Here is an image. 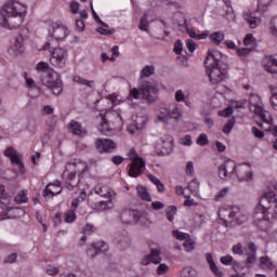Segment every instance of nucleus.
<instances>
[{
    "label": "nucleus",
    "mask_w": 277,
    "mask_h": 277,
    "mask_svg": "<svg viewBox=\"0 0 277 277\" xmlns=\"http://www.w3.org/2000/svg\"><path fill=\"white\" fill-rule=\"evenodd\" d=\"M138 29L148 34V13H144L138 23Z\"/></svg>",
    "instance_id": "4c0bfd02"
},
{
    "label": "nucleus",
    "mask_w": 277,
    "mask_h": 277,
    "mask_svg": "<svg viewBox=\"0 0 277 277\" xmlns=\"http://www.w3.org/2000/svg\"><path fill=\"white\" fill-rule=\"evenodd\" d=\"M107 250V243L103 241H98L96 243L91 245V247L87 250L88 256L90 259H94L97 254H101Z\"/></svg>",
    "instance_id": "5701e85b"
},
{
    "label": "nucleus",
    "mask_w": 277,
    "mask_h": 277,
    "mask_svg": "<svg viewBox=\"0 0 277 277\" xmlns=\"http://www.w3.org/2000/svg\"><path fill=\"white\" fill-rule=\"evenodd\" d=\"M27 6L16 0H9L0 11V27L18 29L25 21Z\"/></svg>",
    "instance_id": "f257e3e1"
},
{
    "label": "nucleus",
    "mask_w": 277,
    "mask_h": 277,
    "mask_svg": "<svg viewBox=\"0 0 277 277\" xmlns=\"http://www.w3.org/2000/svg\"><path fill=\"white\" fill-rule=\"evenodd\" d=\"M220 262L223 265H230V263H233V258L230 255H225L220 259Z\"/></svg>",
    "instance_id": "774afa93"
},
{
    "label": "nucleus",
    "mask_w": 277,
    "mask_h": 277,
    "mask_svg": "<svg viewBox=\"0 0 277 277\" xmlns=\"http://www.w3.org/2000/svg\"><path fill=\"white\" fill-rule=\"evenodd\" d=\"M4 157H8L9 159H11L12 163L18 166L21 172L25 170V164L23 163V161H21V158L18 157V151H16L14 147H8L4 150Z\"/></svg>",
    "instance_id": "4be33fe9"
},
{
    "label": "nucleus",
    "mask_w": 277,
    "mask_h": 277,
    "mask_svg": "<svg viewBox=\"0 0 277 277\" xmlns=\"http://www.w3.org/2000/svg\"><path fill=\"white\" fill-rule=\"evenodd\" d=\"M128 133H130L131 135H135V133H137V131H140V129H142L141 127H137L136 123H132L130 126H128Z\"/></svg>",
    "instance_id": "052dcab7"
},
{
    "label": "nucleus",
    "mask_w": 277,
    "mask_h": 277,
    "mask_svg": "<svg viewBox=\"0 0 277 277\" xmlns=\"http://www.w3.org/2000/svg\"><path fill=\"white\" fill-rule=\"evenodd\" d=\"M217 215L223 224H226V220H230L232 226H241L248 220L237 206L232 207V209L221 208L217 211Z\"/></svg>",
    "instance_id": "20e7f679"
},
{
    "label": "nucleus",
    "mask_w": 277,
    "mask_h": 277,
    "mask_svg": "<svg viewBox=\"0 0 277 277\" xmlns=\"http://www.w3.org/2000/svg\"><path fill=\"white\" fill-rule=\"evenodd\" d=\"M66 26L62 24L54 23L52 24L51 28L49 29V34L54 40H64L67 36Z\"/></svg>",
    "instance_id": "aec40b11"
},
{
    "label": "nucleus",
    "mask_w": 277,
    "mask_h": 277,
    "mask_svg": "<svg viewBox=\"0 0 277 277\" xmlns=\"http://www.w3.org/2000/svg\"><path fill=\"white\" fill-rule=\"evenodd\" d=\"M173 236L175 237V239H179L180 241H184V239H189L190 237L189 234L180 230H173Z\"/></svg>",
    "instance_id": "de8ad7c7"
},
{
    "label": "nucleus",
    "mask_w": 277,
    "mask_h": 277,
    "mask_svg": "<svg viewBox=\"0 0 277 277\" xmlns=\"http://www.w3.org/2000/svg\"><path fill=\"white\" fill-rule=\"evenodd\" d=\"M120 220L122 224L132 225L140 221V215H137V211L135 210H122Z\"/></svg>",
    "instance_id": "412c9836"
},
{
    "label": "nucleus",
    "mask_w": 277,
    "mask_h": 277,
    "mask_svg": "<svg viewBox=\"0 0 277 277\" xmlns=\"http://www.w3.org/2000/svg\"><path fill=\"white\" fill-rule=\"evenodd\" d=\"M88 172V164L79 162V164H71L63 172L62 179L65 182L67 189H75L81 181V174Z\"/></svg>",
    "instance_id": "f03ea898"
},
{
    "label": "nucleus",
    "mask_w": 277,
    "mask_h": 277,
    "mask_svg": "<svg viewBox=\"0 0 277 277\" xmlns=\"http://www.w3.org/2000/svg\"><path fill=\"white\" fill-rule=\"evenodd\" d=\"M206 261L214 276L224 277V273L217 268V265H215V261H213V255L211 253H206Z\"/></svg>",
    "instance_id": "c756f323"
},
{
    "label": "nucleus",
    "mask_w": 277,
    "mask_h": 277,
    "mask_svg": "<svg viewBox=\"0 0 277 277\" xmlns=\"http://www.w3.org/2000/svg\"><path fill=\"white\" fill-rule=\"evenodd\" d=\"M269 31H271L272 36L277 37V18H274L271 22Z\"/></svg>",
    "instance_id": "4d7b16f0"
},
{
    "label": "nucleus",
    "mask_w": 277,
    "mask_h": 277,
    "mask_svg": "<svg viewBox=\"0 0 277 277\" xmlns=\"http://www.w3.org/2000/svg\"><path fill=\"white\" fill-rule=\"evenodd\" d=\"M187 97L185 96V93H183V90H177L175 92V101H177V103H181L183 101H185Z\"/></svg>",
    "instance_id": "e2e57ef3"
},
{
    "label": "nucleus",
    "mask_w": 277,
    "mask_h": 277,
    "mask_svg": "<svg viewBox=\"0 0 277 277\" xmlns=\"http://www.w3.org/2000/svg\"><path fill=\"white\" fill-rule=\"evenodd\" d=\"M262 66L266 72L277 75V57L274 55H266L262 60Z\"/></svg>",
    "instance_id": "6ab92c4d"
},
{
    "label": "nucleus",
    "mask_w": 277,
    "mask_h": 277,
    "mask_svg": "<svg viewBox=\"0 0 277 277\" xmlns=\"http://www.w3.org/2000/svg\"><path fill=\"white\" fill-rule=\"evenodd\" d=\"M80 8H81V4H79V2H77L75 0L69 2V10H70L71 14H79Z\"/></svg>",
    "instance_id": "09e8293b"
},
{
    "label": "nucleus",
    "mask_w": 277,
    "mask_h": 277,
    "mask_svg": "<svg viewBox=\"0 0 277 277\" xmlns=\"http://www.w3.org/2000/svg\"><path fill=\"white\" fill-rule=\"evenodd\" d=\"M181 276L182 277H196V276H198V273L193 267H184L181 271Z\"/></svg>",
    "instance_id": "a19ab883"
},
{
    "label": "nucleus",
    "mask_w": 277,
    "mask_h": 277,
    "mask_svg": "<svg viewBox=\"0 0 277 277\" xmlns=\"http://www.w3.org/2000/svg\"><path fill=\"white\" fill-rule=\"evenodd\" d=\"M234 177L240 182L252 181V171H250V166L238 164V167H236V173H234Z\"/></svg>",
    "instance_id": "f3484780"
},
{
    "label": "nucleus",
    "mask_w": 277,
    "mask_h": 277,
    "mask_svg": "<svg viewBox=\"0 0 277 277\" xmlns=\"http://www.w3.org/2000/svg\"><path fill=\"white\" fill-rule=\"evenodd\" d=\"M129 159L132 161L129 169V176L132 179H137L142 174V170L146 168V161L144 158L140 157L137 153L131 148L129 150Z\"/></svg>",
    "instance_id": "1a4fd4ad"
},
{
    "label": "nucleus",
    "mask_w": 277,
    "mask_h": 277,
    "mask_svg": "<svg viewBox=\"0 0 277 277\" xmlns=\"http://www.w3.org/2000/svg\"><path fill=\"white\" fill-rule=\"evenodd\" d=\"M136 194L138 198H142V200H146V202H150L153 200L150 198V194H148V189L144 186H136Z\"/></svg>",
    "instance_id": "72a5a7b5"
},
{
    "label": "nucleus",
    "mask_w": 277,
    "mask_h": 277,
    "mask_svg": "<svg viewBox=\"0 0 277 277\" xmlns=\"http://www.w3.org/2000/svg\"><path fill=\"white\" fill-rule=\"evenodd\" d=\"M160 252L157 249H151L150 254L146 255L141 264L142 265H149V263H154L155 265H158V263H161V258L159 256Z\"/></svg>",
    "instance_id": "393cba45"
},
{
    "label": "nucleus",
    "mask_w": 277,
    "mask_h": 277,
    "mask_svg": "<svg viewBox=\"0 0 277 277\" xmlns=\"http://www.w3.org/2000/svg\"><path fill=\"white\" fill-rule=\"evenodd\" d=\"M95 148L98 153H111L116 148V143L111 138H97Z\"/></svg>",
    "instance_id": "a211bd4d"
},
{
    "label": "nucleus",
    "mask_w": 277,
    "mask_h": 277,
    "mask_svg": "<svg viewBox=\"0 0 277 277\" xmlns=\"http://www.w3.org/2000/svg\"><path fill=\"white\" fill-rule=\"evenodd\" d=\"M9 51L12 53V55H21L23 53V36H17L14 38Z\"/></svg>",
    "instance_id": "cd10ccee"
},
{
    "label": "nucleus",
    "mask_w": 277,
    "mask_h": 277,
    "mask_svg": "<svg viewBox=\"0 0 277 277\" xmlns=\"http://www.w3.org/2000/svg\"><path fill=\"white\" fill-rule=\"evenodd\" d=\"M174 148V143L169 135L159 137L156 141L155 150L159 157H166V155H171Z\"/></svg>",
    "instance_id": "9b49d317"
},
{
    "label": "nucleus",
    "mask_w": 277,
    "mask_h": 277,
    "mask_svg": "<svg viewBox=\"0 0 277 277\" xmlns=\"http://www.w3.org/2000/svg\"><path fill=\"white\" fill-rule=\"evenodd\" d=\"M258 126L262 129V131H272L274 137H277V126L276 127H272V122H274V119H272L269 121V123H265V121H256Z\"/></svg>",
    "instance_id": "f704fd0d"
},
{
    "label": "nucleus",
    "mask_w": 277,
    "mask_h": 277,
    "mask_svg": "<svg viewBox=\"0 0 277 277\" xmlns=\"http://www.w3.org/2000/svg\"><path fill=\"white\" fill-rule=\"evenodd\" d=\"M243 42L248 49H251V51H254V49H256V39H254V36L252 34H248L245 37Z\"/></svg>",
    "instance_id": "c9c22d12"
},
{
    "label": "nucleus",
    "mask_w": 277,
    "mask_h": 277,
    "mask_svg": "<svg viewBox=\"0 0 277 277\" xmlns=\"http://www.w3.org/2000/svg\"><path fill=\"white\" fill-rule=\"evenodd\" d=\"M75 210H69L66 214H65V222H67L68 224H70V222H75Z\"/></svg>",
    "instance_id": "5fc2aeb1"
},
{
    "label": "nucleus",
    "mask_w": 277,
    "mask_h": 277,
    "mask_svg": "<svg viewBox=\"0 0 277 277\" xmlns=\"http://www.w3.org/2000/svg\"><path fill=\"white\" fill-rule=\"evenodd\" d=\"M251 132H252V134L254 135V137H259V140H261L262 137H264V133H263V131H261V130H259V128H256V127H253L252 129H251Z\"/></svg>",
    "instance_id": "338daca9"
},
{
    "label": "nucleus",
    "mask_w": 277,
    "mask_h": 277,
    "mask_svg": "<svg viewBox=\"0 0 277 277\" xmlns=\"http://www.w3.org/2000/svg\"><path fill=\"white\" fill-rule=\"evenodd\" d=\"M37 70H41V72H44V70H53L52 68H49V63L45 62H39L37 64Z\"/></svg>",
    "instance_id": "bf43d9fd"
},
{
    "label": "nucleus",
    "mask_w": 277,
    "mask_h": 277,
    "mask_svg": "<svg viewBox=\"0 0 277 277\" xmlns=\"http://www.w3.org/2000/svg\"><path fill=\"white\" fill-rule=\"evenodd\" d=\"M147 122H148V114L146 113V110H143L142 115H136L133 121V123L140 127L141 129H144Z\"/></svg>",
    "instance_id": "2f4dec72"
},
{
    "label": "nucleus",
    "mask_w": 277,
    "mask_h": 277,
    "mask_svg": "<svg viewBox=\"0 0 277 277\" xmlns=\"http://www.w3.org/2000/svg\"><path fill=\"white\" fill-rule=\"evenodd\" d=\"M180 144H182V146H192V135L186 134L184 137L180 138Z\"/></svg>",
    "instance_id": "864d4df0"
},
{
    "label": "nucleus",
    "mask_w": 277,
    "mask_h": 277,
    "mask_svg": "<svg viewBox=\"0 0 277 277\" xmlns=\"http://www.w3.org/2000/svg\"><path fill=\"white\" fill-rule=\"evenodd\" d=\"M248 103L250 111L254 114L256 118H260L261 122H264V124L272 122V115L263 108V102L258 94L251 93Z\"/></svg>",
    "instance_id": "423d86ee"
},
{
    "label": "nucleus",
    "mask_w": 277,
    "mask_h": 277,
    "mask_svg": "<svg viewBox=\"0 0 277 277\" xmlns=\"http://www.w3.org/2000/svg\"><path fill=\"white\" fill-rule=\"evenodd\" d=\"M186 48L188 49V51L190 53H194L196 51V42H194V40H192V39H188L186 41Z\"/></svg>",
    "instance_id": "69168bd1"
},
{
    "label": "nucleus",
    "mask_w": 277,
    "mask_h": 277,
    "mask_svg": "<svg viewBox=\"0 0 277 277\" xmlns=\"http://www.w3.org/2000/svg\"><path fill=\"white\" fill-rule=\"evenodd\" d=\"M227 70L228 65L226 64L206 65V75H208L213 85H217V83H222L226 79Z\"/></svg>",
    "instance_id": "6e6552de"
},
{
    "label": "nucleus",
    "mask_w": 277,
    "mask_h": 277,
    "mask_svg": "<svg viewBox=\"0 0 277 277\" xmlns=\"http://www.w3.org/2000/svg\"><path fill=\"white\" fill-rule=\"evenodd\" d=\"M232 252L241 256V254H243V246L241 245V242L235 245L232 249Z\"/></svg>",
    "instance_id": "603ef678"
},
{
    "label": "nucleus",
    "mask_w": 277,
    "mask_h": 277,
    "mask_svg": "<svg viewBox=\"0 0 277 277\" xmlns=\"http://www.w3.org/2000/svg\"><path fill=\"white\" fill-rule=\"evenodd\" d=\"M0 198H2L3 200H12V196L8 195V193H5V187L3 185H0Z\"/></svg>",
    "instance_id": "6e6d98bb"
},
{
    "label": "nucleus",
    "mask_w": 277,
    "mask_h": 277,
    "mask_svg": "<svg viewBox=\"0 0 277 277\" xmlns=\"http://www.w3.org/2000/svg\"><path fill=\"white\" fill-rule=\"evenodd\" d=\"M57 194H62V186L60 185V182L47 185L43 190L44 198H53V196H57Z\"/></svg>",
    "instance_id": "b1692460"
},
{
    "label": "nucleus",
    "mask_w": 277,
    "mask_h": 277,
    "mask_svg": "<svg viewBox=\"0 0 277 277\" xmlns=\"http://www.w3.org/2000/svg\"><path fill=\"white\" fill-rule=\"evenodd\" d=\"M158 92L159 90H157V85L146 81L138 89H132L130 91V96L136 100L142 98L143 101H147V103H155V101H157Z\"/></svg>",
    "instance_id": "39448f33"
},
{
    "label": "nucleus",
    "mask_w": 277,
    "mask_h": 277,
    "mask_svg": "<svg viewBox=\"0 0 277 277\" xmlns=\"http://www.w3.org/2000/svg\"><path fill=\"white\" fill-rule=\"evenodd\" d=\"M155 72V66L147 65L141 71V77H151Z\"/></svg>",
    "instance_id": "c03bdc74"
},
{
    "label": "nucleus",
    "mask_w": 277,
    "mask_h": 277,
    "mask_svg": "<svg viewBox=\"0 0 277 277\" xmlns=\"http://www.w3.org/2000/svg\"><path fill=\"white\" fill-rule=\"evenodd\" d=\"M251 51H252V50H251L250 48L237 49V54H238L240 57H246V55H250Z\"/></svg>",
    "instance_id": "680f3d73"
},
{
    "label": "nucleus",
    "mask_w": 277,
    "mask_h": 277,
    "mask_svg": "<svg viewBox=\"0 0 277 277\" xmlns=\"http://www.w3.org/2000/svg\"><path fill=\"white\" fill-rule=\"evenodd\" d=\"M41 83L45 85L48 90H51L52 94L55 96H60L64 90L60 74L53 69H47L41 72Z\"/></svg>",
    "instance_id": "7ed1b4c3"
},
{
    "label": "nucleus",
    "mask_w": 277,
    "mask_h": 277,
    "mask_svg": "<svg viewBox=\"0 0 277 277\" xmlns=\"http://www.w3.org/2000/svg\"><path fill=\"white\" fill-rule=\"evenodd\" d=\"M212 42H214V44H222V42H224V32L222 31H216V32H213L211 36H210Z\"/></svg>",
    "instance_id": "58836bf2"
},
{
    "label": "nucleus",
    "mask_w": 277,
    "mask_h": 277,
    "mask_svg": "<svg viewBox=\"0 0 277 277\" xmlns=\"http://www.w3.org/2000/svg\"><path fill=\"white\" fill-rule=\"evenodd\" d=\"M74 81L76 83H79L80 85H87V88H92V83H94V81H89V80H85L79 76H75L74 77Z\"/></svg>",
    "instance_id": "a18cd8bd"
},
{
    "label": "nucleus",
    "mask_w": 277,
    "mask_h": 277,
    "mask_svg": "<svg viewBox=\"0 0 277 277\" xmlns=\"http://www.w3.org/2000/svg\"><path fill=\"white\" fill-rule=\"evenodd\" d=\"M94 194L102 198L96 203V209L98 211H107L114 207V190L107 185H97L94 187Z\"/></svg>",
    "instance_id": "0eeeda50"
},
{
    "label": "nucleus",
    "mask_w": 277,
    "mask_h": 277,
    "mask_svg": "<svg viewBox=\"0 0 277 277\" xmlns=\"http://www.w3.org/2000/svg\"><path fill=\"white\" fill-rule=\"evenodd\" d=\"M69 131L74 133V135H78L79 137H83V135H88V130L83 128V126L75 120H71L69 123Z\"/></svg>",
    "instance_id": "a878e982"
},
{
    "label": "nucleus",
    "mask_w": 277,
    "mask_h": 277,
    "mask_svg": "<svg viewBox=\"0 0 277 277\" xmlns=\"http://www.w3.org/2000/svg\"><path fill=\"white\" fill-rule=\"evenodd\" d=\"M234 127H235V118L230 119L227 123H225V126L223 127V133H225V135H228V133L233 131Z\"/></svg>",
    "instance_id": "49530a36"
},
{
    "label": "nucleus",
    "mask_w": 277,
    "mask_h": 277,
    "mask_svg": "<svg viewBox=\"0 0 277 277\" xmlns=\"http://www.w3.org/2000/svg\"><path fill=\"white\" fill-rule=\"evenodd\" d=\"M224 54L217 50H210L205 61L206 66H217L224 64Z\"/></svg>",
    "instance_id": "dca6fc26"
},
{
    "label": "nucleus",
    "mask_w": 277,
    "mask_h": 277,
    "mask_svg": "<svg viewBox=\"0 0 277 277\" xmlns=\"http://www.w3.org/2000/svg\"><path fill=\"white\" fill-rule=\"evenodd\" d=\"M174 215H176V207L170 206L166 209V217L169 222H174Z\"/></svg>",
    "instance_id": "ea45409f"
},
{
    "label": "nucleus",
    "mask_w": 277,
    "mask_h": 277,
    "mask_svg": "<svg viewBox=\"0 0 277 277\" xmlns=\"http://www.w3.org/2000/svg\"><path fill=\"white\" fill-rule=\"evenodd\" d=\"M181 118H183V111L176 106L163 108L158 114V120L159 122H163V124H172V120L177 122Z\"/></svg>",
    "instance_id": "9d476101"
},
{
    "label": "nucleus",
    "mask_w": 277,
    "mask_h": 277,
    "mask_svg": "<svg viewBox=\"0 0 277 277\" xmlns=\"http://www.w3.org/2000/svg\"><path fill=\"white\" fill-rule=\"evenodd\" d=\"M50 63L52 66H56L57 68H64L66 65V57H68V52L63 48H55L51 52Z\"/></svg>",
    "instance_id": "f8f14e48"
},
{
    "label": "nucleus",
    "mask_w": 277,
    "mask_h": 277,
    "mask_svg": "<svg viewBox=\"0 0 277 277\" xmlns=\"http://www.w3.org/2000/svg\"><path fill=\"white\" fill-rule=\"evenodd\" d=\"M14 200L17 205H25L29 202V198H27V192L22 190L15 197Z\"/></svg>",
    "instance_id": "e433bc0d"
},
{
    "label": "nucleus",
    "mask_w": 277,
    "mask_h": 277,
    "mask_svg": "<svg viewBox=\"0 0 277 277\" xmlns=\"http://www.w3.org/2000/svg\"><path fill=\"white\" fill-rule=\"evenodd\" d=\"M248 250L246 264L250 267V265L256 261V245H254V242H249Z\"/></svg>",
    "instance_id": "7c9ffc66"
},
{
    "label": "nucleus",
    "mask_w": 277,
    "mask_h": 277,
    "mask_svg": "<svg viewBox=\"0 0 277 277\" xmlns=\"http://www.w3.org/2000/svg\"><path fill=\"white\" fill-rule=\"evenodd\" d=\"M174 53H176V55H181V53H183V41L177 40L174 44Z\"/></svg>",
    "instance_id": "13d9d810"
},
{
    "label": "nucleus",
    "mask_w": 277,
    "mask_h": 277,
    "mask_svg": "<svg viewBox=\"0 0 277 277\" xmlns=\"http://www.w3.org/2000/svg\"><path fill=\"white\" fill-rule=\"evenodd\" d=\"M188 189L189 192H192V194H198V192L200 190V183H198V181L193 180L188 183Z\"/></svg>",
    "instance_id": "37998d69"
},
{
    "label": "nucleus",
    "mask_w": 277,
    "mask_h": 277,
    "mask_svg": "<svg viewBox=\"0 0 277 277\" xmlns=\"http://www.w3.org/2000/svg\"><path fill=\"white\" fill-rule=\"evenodd\" d=\"M96 228L92 224H87L85 226L82 227V234L83 235H92Z\"/></svg>",
    "instance_id": "3c124183"
},
{
    "label": "nucleus",
    "mask_w": 277,
    "mask_h": 277,
    "mask_svg": "<svg viewBox=\"0 0 277 277\" xmlns=\"http://www.w3.org/2000/svg\"><path fill=\"white\" fill-rule=\"evenodd\" d=\"M111 52V57L107 56V53H102V62H107V60H109V62H116V60L120 55V48L118 45H115L113 47Z\"/></svg>",
    "instance_id": "473e14b6"
},
{
    "label": "nucleus",
    "mask_w": 277,
    "mask_h": 277,
    "mask_svg": "<svg viewBox=\"0 0 277 277\" xmlns=\"http://www.w3.org/2000/svg\"><path fill=\"white\" fill-rule=\"evenodd\" d=\"M196 142L198 146H207V144H209V138L207 137V134L202 133L197 137Z\"/></svg>",
    "instance_id": "8fccbe9b"
},
{
    "label": "nucleus",
    "mask_w": 277,
    "mask_h": 277,
    "mask_svg": "<svg viewBox=\"0 0 277 277\" xmlns=\"http://www.w3.org/2000/svg\"><path fill=\"white\" fill-rule=\"evenodd\" d=\"M243 21L248 23L250 29H256L261 25V18L252 16V12L243 13Z\"/></svg>",
    "instance_id": "c85d7f7f"
},
{
    "label": "nucleus",
    "mask_w": 277,
    "mask_h": 277,
    "mask_svg": "<svg viewBox=\"0 0 277 277\" xmlns=\"http://www.w3.org/2000/svg\"><path fill=\"white\" fill-rule=\"evenodd\" d=\"M97 129L100 132H102L104 135H109L111 131H115L116 129L111 126V123L108 122V120L103 117V115H100V123L97 126Z\"/></svg>",
    "instance_id": "bb28decb"
},
{
    "label": "nucleus",
    "mask_w": 277,
    "mask_h": 277,
    "mask_svg": "<svg viewBox=\"0 0 277 277\" xmlns=\"http://www.w3.org/2000/svg\"><path fill=\"white\" fill-rule=\"evenodd\" d=\"M103 117L107 120V122L113 127V129H122V116L120 113L116 110L107 111Z\"/></svg>",
    "instance_id": "2eb2a0df"
},
{
    "label": "nucleus",
    "mask_w": 277,
    "mask_h": 277,
    "mask_svg": "<svg viewBox=\"0 0 277 277\" xmlns=\"http://www.w3.org/2000/svg\"><path fill=\"white\" fill-rule=\"evenodd\" d=\"M168 269H170V267L166 264H160L157 267V274H159V276H162L163 274H167Z\"/></svg>",
    "instance_id": "0e129e2a"
},
{
    "label": "nucleus",
    "mask_w": 277,
    "mask_h": 277,
    "mask_svg": "<svg viewBox=\"0 0 277 277\" xmlns=\"http://www.w3.org/2000/svg\"><path fill=\"white\" fill-rule=\"evenodd\" d=\"M238 164L234 160H227L224 164L219 167V176L220 179H235V173L237 171Z\"/></svg>",
    "instance_id": "ddd939ff"
},
{
    "label": "nucleus",
    "mask_w": 277,
    "mask_h": 277,
    "mask_svg": "<svg viewBox=\"0 0 277 277\" xmlns=\"http://www.w3.org/2000/svg\"><path fill=\"white\" fill-rule=\"evenodd\" d=\"M254 222H264L265 221V210H260L259 208L253 213Z\"/></svg>",
    "instance_id": "79ce46f5"
},
{
    "label": "nucleus",
    "mask_w": 277,
    "mask_h": 277,
    "mask_svg": "<svg viewBox=\"0 0 277 277\" xmlns=\"http://www.w3.org/2000/svg\"><path fill=\"white\" fill-rule=\"evenodd\" d=\"M260 207L264 209V211L277 208L276 193L273 190L265 193L264 196L260 199Z\"/></svg>",
    "instance_id": "4468645a"
}]
</instances>
